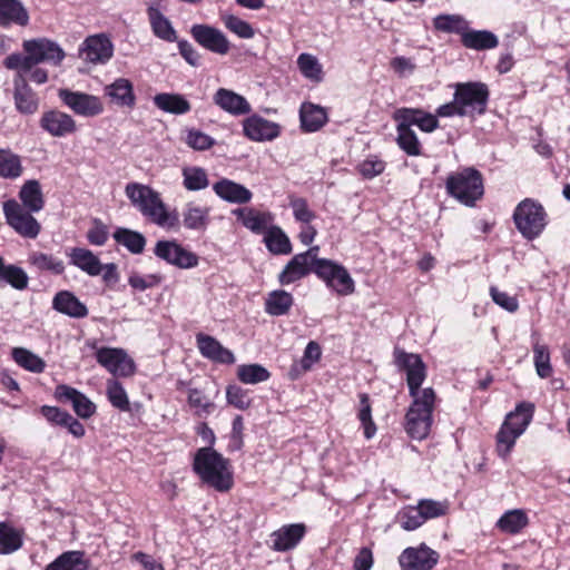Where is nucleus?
Returning <instances> with one entry per match:
<instances>
[{
  "label": "nucleus",
  "mask_w": 570,
  "mask_h": 570,
  "mask_svg": "<svg viewBox=\"0 0 570 570\" xmlns=\"http://www.w3.org/2000/svg\"><path fill=\"white\" fill-rule=\"evenodd\" d=\"M396 362L406 372V382L412 397L405 414L404 428L411 439L422 441L429 436L433 424L436 394L432 387H421L426 377V368L420 355L396 352Z\"/></svg>",
  "instance_id": "nucleus-1"
},
{
  "label": "nucleus",
  "mask_w": 570,
  "mask_h": 570,
  "mask_svg": "<svg viewBox=\"0 0 570 570\" xmlns=\"http://www.w3.org/2000/svg\"><path fill=\"white\" fill-rule=\"evenodd\" d=\"M223 21H224L225 27L229 31L237 35L239 38L250 39L255 35L252 26L247 21L242 20L240 18H238L236 16H233V14L224 16Z\"/></svg>",
  "instance_id": "nucleus-58"
},
{
  "label": "nucleus",
  "mask_w": 570,
  "mask_h": 570,
  "mask_svg": "<svg viewBox=\"0 0 570 570\" xmlns=\"http://www.w3.org/2000/svg\"><path fill=\"white\" fill-rule=\"evenodd\" d=\"M209 209L207 207L188 204L183 213V223L188 229H205L208 222Z\"/></svg>",
  "instance_id": "nucleus-47"
},
{
  "label": "nucleus",
  "mask_w": 570,
  "mask_h": 570,
  "mask_svg": "<svg viewBox=\"0 0 570 570\" xmlns=\"http://www.w3.org/2000/svg\"><path fill=\"white\" fill-rule=\"evenodd\" d=\"M357 419L363 428L364 436L367 440L372 439L376 434L377 428L372 417V405L366 393L360 394Z\"/></svg>",
  "instance_id": "nucleus-50"
},
{
  "label": "nucleus",
  "mask_w": 570,
  "mask_h": 570,
  "mask_svg": "<svg viewBox=\"0 0 570 570\" xmlns=\"http://www.w3.org/2000/svg\"><path fill=\"white\" fill-rule=\"evenodd\" d=\"M56 397L69 401L73 411L81 419H89L96 412V405L85 394L68 385L61 384L56 387Z\"/></svg>",
  "instance_id": "nucleus-22"
},
{
  "label": "nucleus",
  "mask_w": 570,
  "mask_h": 570,
  "mask_svg": "<svg viewBox=\"0 0 570 570\" xmlns=\"http://www.w3.org/2000/svg\"><path fill=\"white\" fill-rule=\"evenodd\" d=\"M13 99L16 108L23 115H33L39 109V99L21 73L14 78Z\"/></svg>",
  "instance_id": "nucleus-23"
},
{
  "label": "nucleus",
  "mask_w": 570,
  "mask_h": 570,
  "mask_svg": "<svg viewBox=\"0 0 570 570\" xmlns=\"http://www.w3.org/2000/svg\"><path fill=\"white\" fill-rule=\"evenodd\" d=\"M314 273L341 296H348L355 291L354 281L347 269L333 261H317Z\"/></svg>",
  "instance_id": "nucleus-11"
},
{
  "label": "nucleus",
  "mask_w": 570,
  "mask_h": 570,
  "mask_svg": "<svg viewBox=\"0 0 570 570\" xmlns=\"http://www.w3.org/2000/svg\"><path fill=\"white\" fill-rule=\"evenodd\" d=\"M528 524V517L523 510L507 511L497 522L498 528L510 534L520 532Z\"/></svg>",
  "instance_id": "nucleus-43"
},
{
  "label": "nucleus",
  "mask_w": 570,
  "mask_h": 570,
  "mask_svg": "<svg viewBox=\"0 0 570 570\" xmlns=\"http://www.w3.org/2000/svg\"><path fill=\"white\" fill-rule=\"evenodd\" d=\"M29 14L19 0H0V26H27Z\"/></svg>",
  "instance_id": "nucleus-30"
},
{
  "label": "nucleus",
  "mask_w": 570,
  "mask_h": 570,
  "mask_svg": "<svg viewBox=\"0 0 570 570\" xmlns=\"http://www.w3.org/2000/svg\"><path fill=\"white\" fill-rule=\"evenodd\" d=\"M88 566L80 551H67L61 553L45 570H87Z\"/></svg>",
  "instance_id": "nucleus-38"
},
{
  "label": "nucleus",
  "mask_w": 570,
  "mask_h": 570,
  "mask_svg": "<svg viewBox=\"0 0 570 570\" xmlns=\"http://www.w3.org/2000/svg\"><path fill=\"white\" fill-rule=\"evenodd\" d=\"M242 126L244 136L256 142L272 141L282 131L279 124L265 119L259 115H252L245 118Z\"/></svg>",
  "instance_id": "nucleus-17"
},
{
  "label": "nucleus",
  "mask_w": 570,
  "mask_h": 570,
  "mask_svg": "<svg viewBox=\"0 0 570 570\" xmlns=\"http://www.w3.org/2000/svg\"><path fill=\"white\" fill-rule=\"evenodd\" d=\"M7 224L20 236L35 239L38 237L41 225L32 216L33 212L23 208L16 199L2 204Z\"/></svg>",
  "instance_id": "nucleus-10"
},
{
  "label": "nucleus",
  "mask_w": 570,
  "mask_h": 570,
  "mask_svg": "<svg viewBox=\"0 0 570 570\" xmlns=\"http://www.w3.org/2000/svg\"><path fill=\"white\" fill-rule=\"evenodd\" d=\"M125 194L134 207L158 226L175 227L177 225V218L168 213L159 193L151 187L129 183L125 187Z\"/></svg>",
  "instance_id": "nucleus-4"
},
{
  "label": "nucleus",
  "mask_w": 570,
  "mask_h": 570,
  "mask_svg": "<svg viewBox=\"0 0 570 570\" xmlns=\"http://www.w3.org/2000/svg\"><path fill=\"white\" fill-rule=\"evenodd\" d=\"M534 366L537 374L541 379H547L552 374V366L550 364V352L547 345L537 342L533 345Z\"/></svg>",
  "instance_id": "nucleus-54"
},
{
  "label": "nucleus",
  "mask_w": 570,
  "mask_h": 570,
  "mask_svg": "<svg viewBox=\"0 0 570 570\" xmlns=\"http://www.w3.org/2000/svg\"><path fill=\"white\" fill-rule=\"evenodd\" d=\"M213 189L220 198L229 203L244 204L252 198V193L245 186L228 179L217 181Z\"/></svg>",
  "instance_id": "nucleus-32"
},
{
  "label": "nucleus",
  "mask_w": 570,
  "mask_h": 570,
  "mask_svg": "<svg viewBox=\"0 0 570 570\" xmlns=\"http://www.w3.org/2000/svg\"><path fill=\"white\" fill-rule=\"evenodd\" d=\"M234 213L246 228L257 234L262 233L272 219L269 214L253 208H239Z\"/></svg>",
  "instance_id": "nucleus-36"
},
{
  "label": "nucleus",
  "mask_w": 570,
  "mask_h": 570,
  "mask_svg": "<svg viewBox=\"0 0 570 570\" xmlns=\"http://www.w3.org/2000/svg\"><path fill=\"white\" fill-rule=\"evenodd\" d=\"M193 468L202 482L219 492L228 491L233 487L229 460L210 446L200 448L196 452Z\"/></svg>",
  "instance_id": "nucleus-3"
},
{
  "label": "nucleus",
  "mask_w": 570,
  "mask_h": 570,
  "mask_svg": "<svg viewBox=\"0 0 570 570\" xmlns=\"http://www.w3.org/2000/svg\"><path fill=\"white\" fill-rule=\"evenodd\" d=\"M105 95L118 107L132 108L136 105V96L132 82L127 78H118L105 87Z\"/></svg>",
  "instance_id": "nucleus-24"
},
{
  "label": "nucleus",
  "mask_w": 570,
  "mask_h": 570,
  "mask_svg": "<svg viewBox=\"0 0 570 570\" xmlns=\"http://www.w3.org/2000/svg\"><path fill=\"white\" fill-rule=\"evenodd\" d=\"M39 126L53 138L71 136L78 130L77 122L72 116L58 109L42 112Z\"/></svg>",
  "instance_id": "nucleus-14"
},
{
  "label": "nucleus",
  "mask_w": 570,
  "mask_h": 570,
  "mask_svg": "<svg viewBox=\"0 0 570 570\" xmlns=\"http://www.w3.org/2000/svg\"><path fill=\"white\" fill-rule=\"evenodd\" d=\"M153 100L158 109L168 114L184 115L191 108L189 101L179 94H157Z\"/></svg>",
  "instance_id": "nucleus-33"
},
{
  "label": "nucleus",
  "mask_w": 570,
  "mask_h": 570,
  "mask_svg": "<svg viewBox=\"0 0 570 570\" xmlns=\"http://www.w3.org/2000/svg\"><path fill=\"white\" fill-rule=\"evenodd\" d=\"M58 96L68 108L79 116L95 117L104 111L102 102L96 96L69 89H60Z\"/></svg>",
  "instance_id": "nucleus-13"
},
{
  "label": "nucleus",
  "mask_w": 570,
  "mask_h": 570,
  "mask_svg": "<svg viewBox=\"0 0 570 570\" xmlns=\"http://www.w3.org/2000/svg\"><path fill=\"white\" fill-rule=\"evenodd\" d=\"M271 374L261 364H244L237 368V377L244 384H258L269 379Z\"/></svg>",
  "instance_id": "nucleus-51"
},
{
  "label": "nucleus",
  "mask_w": 570,
  "mask_h": 570,
  "mask_svg": "<svg viewBox=\"0 0 570 570\" xmlns=\"http://www.w3.org/2000/svg\"><path fill=\"white\" fill-rule=\"evenodd\" d=\"M293 305V296L285 291H273L265 302V311L272 316H281L288 313Z\"/></svg>",
  "instance_id": "nucleus-39"
},
{
  "label": "nucleus",
  "mask_w": 570,
  "mask_h": 570,
  "mask_svg": "<svg viewBox=\"0 0 570 570\" xmlns=\"http://www.w3.org/2000/svg\"><path fill=\"white\" fill-rule=\"evenodd\" d=\"M188 403L191 407L196 410L197 415H202L203 413H208L213 403L209 399H207L200 391L197 389L189 390L188 393Z\"/></svg>",
  "instance_id": "nucleus-60"
},
{
  "label": "nucleus",
  "mask_w": 570,
  "mask_h": 570,
  "mask_svg": "<svg viewBox=\"0 0 570 570\" xmlns=\"http://www.w3.org/2000/svg\"><path fill=\"white\" fill-rule=\"evenodd\" d=\"M68 256L73 266L78 267L89 276H98L104 269L100 259L89 249L75 247L70 249Z\"/></svg>",
  "instance_id": "nucleus-28"
},
{
  "label": "nucleus",
  "mask_w": 570,
  "mask_h": 570,
  "mask_svg": "<svg viewBox=\"0 0 570 570\" xmlns=\"http://www.w3.org/2000/svg\"><path fill=\"white\" fill-rule=\"evenodd\" d=\"M546 214L541 205L525 199L515 208L513 218L519 232L527 238L533 239L546 226Z\"/></svg>",
  "instance_id": "nucleus-9"
},
{
  "label": "nucleus",
  "mask_w": 570,
  "mask_h": 570,
  "mask_svg": "<svg viewBox=\"0 0 570 570\" xmlns=\"http://www.w3.org/2000/svg\"><path fill=\"white\" fill-rule=\"evenodd\" d=\"M533 405L521 403L509 413L497 435V451L501 458H507L515 440L525 431L532 419Z\"/></svg>",
  "instance_id": "nucleus-5"
},
{
  "label": "nucleus",
  "mask_w": 570,
  "mask_h": 570,
  "mask_svg": "<svg viewBox=\"0 0 570 570\" xmlns=\"http://www.w3.org/2000/svg\"><path fill=\"white\" fill-rule=\"evenodd\" d=\"M12 356L20 366L30 372L41 373L45 368L43 360L23 347L13 348Z\"/></svg>",
  "instance_id": "nucleus-53"
},
{
  "label": "nucleus",
  "mask_w": 570,
  "mask_h": 570,
  "mask_svg": "<svg viewBox=\"0 0 570 570\" xmlns=\"http://www.w3.org/2000/svg\"><path fill=\"white\" fill-rule=\"evenodd\" d=\"M0 279L6 281L18 291L24 289L29 282L27 273L21 267L6 265L2 257H0Z\"/></svg>",
  "instance_id": "nucleus-49"
},
{
  "label": "nucleus",
  "mask_w": 570,
  "mask_h": 570,
  "mask_svg": "<svg viewBox=\"0 0 570 570\" xmlns=\"http://www.w3.org/2000/svg\"><path fill=\"white\" fill-rule=\"evenodd\" d=\"M80 56L91 63L106 62L112 56V45L104 35L90 36L85 40Z\"/></svg>",
  "instance_id": "nucleus-21"
},
{
  "label": "nucleus",
  "mask_w": 570,
  "mask_h": 570,
  "mask_svg": "<svg viewBox=\"0 0 570 570\" xmlns=\"http://www.w3.org/2000/svg\"><path fill=\"white\" fill-rule=\"evenodd\" d=\"M434 27L443 32L463 33L466 29V22L460 16L441 14L434 18Z\"/></svg>",
  "instance_id": "nucleus-56"
},
{
  "label": "nucleus",
  "mask_w": 570,
  "mask_h": 570,
  "mask_svg": "<svg viewBox=\"0 0 570 570\" xmlns=\"http://www.w3.org/2000/svg\"><path fill=\"white\" fill-rule=\"evenodd\" d=\"M302 129L306 132H314L321 129L327 121V115L324 108L304 102L299 109Z\"/></svg>",
  "instance_id": "nucleus-31"
},
{
  "label": "nucleus",
  "mask_w": 570,
  "mask_h": 570,
  "mask_svg": "<svg viewBox=\"0 0 570 570\" xmlns=\"http://www.w3.org/2000/svg\"><path fill=\"white\" fill-rule=\"evenodd\" d=\"M264 242L268 250L276 255L288 254L292 250L288 237L277 226H273L266 232Z\"/></svg>",
  "instance_id": "nucleus-44"
},
{
  "label": "nucleus",
  "mask_w": 570,
  "mask_h": 570,
  "mask_svg": "<svg viewBox=\"0 0 570 570\" xmlns=\"http://www.w3.org/2000/svg\"><path fill=\"white\" fill-rule=\"evenodd\" d=\"M190 33L197 43L214 53L224 56L230 49L228 39L217 28L208 24H195L191 27Z\"/></svg>",
  "instance_id": "nucleus-18"
},
{
  "label": "nucleus",
  "mask_w": 570,
  "mask_h": 570,
  "mask_svg": "<svg viewBox=\"0 0 570 570\" xmlns=\"http://www.w3.org/2000/svg\"><path fill=\"white\" fill-rule=\"evenodd\" d=\"M183 186L189 191H198L208 187L209 179L206 170L198 166L181 168Z\"/></svg>",
  "instance_id": "nucleus-37"
},
{
  "label": "nucleus",
  "mask_w": 570,
  "mask_h": 570,
  "mask_svg": "<svg viewBox=\"0 0 570 570\" xmlns=\"http://www.w3.org/2000/svg\"><path fill=\"white\" fill-rule=\"evenodd\" d=\"M309 266L311 265L306 262L305 255H295L279 274V283L287 285L297 279H301L308 274Z\"/></svg>",
  "instance_id": "nucleus-35"
},
{
  "label": "nucleus",
  "mask_w": 570,
  "mask_h": 570,
  "mask_svg": "<svg viewBox=\"0 0 570 570\" xmlns=\"http://www.w3.org/2000/svg\"><path fill=\"white\" fill-rule=\"evenodd\" d=\"M297 67L306 79L316 83L323 80V67L315 56L301 53L297 57Z\"/></svg>",
  "instance_id": "nucleus-46"
},
{
  "label": "nucleus",
  "mask_w": 570,
  "mask_h": 570,
  "mask_svg": "<svg viewBox=\"0 0 570 570\" xmlns=\"http://www.w3.org/2000/svg\"><path fill=\"white\" fill-rule=\"evenodd\" d=\"M439 560V553L425 544L406 548L399 557L402 570H432Z\"/></svg>",
  "instance_id": "nucleus-16"
},
{
  "label": "nucleus",
  "mask_w": 570,
  "mask_h": 570,
  "mask_svg": "<svg viewBox=\"0 0 570 570\" xmlns=\"http://www.w3.org/2000/svg\"><path fill=\"white\" fill-rule=\"evenodd\" d=\"M29 263L40 272H50L60 275L65 272V263L60 258L41 252H35L29 256Z\"/></svg>",
  "instance_id": "nucleus-41"
},
{
  "label": "nucleus",
  "mask_w": 570,
  "mask_h": 570,
  "mask_svg": "<svg viewBox=\"0 0 570 570\" xmlns=\"http://www.w3.org/2000/svg\"><path fill=\"white\" fill-rule=\"evenodd\" d=\"M22 546V534L7 523H0V554H10Z\"/></svg>",
  "instance_id": "nucleus-45"
},
{
  "label": "nucleus",
  "mask_w": 570,
  "mask_h": 570,
  "mask_svg": "<svg viewBox=\"0 0 570 570\" xmlns=\"http://www.w3.org/2000/svg\"><path fill=\"white\" fill-rule=\"evenodd\" d=\"M397 122V145L409 156H419L421 154V147L419 139L412 129V127L402 119H395Z\"/></svg>",
  "instance_id": "nucleus-34"
},
{
  "label": "nucleus",
  "mask_w": 570,
  "mask_h": 570,
  "mask_svg": "<svg viewBox=\"0 0 570 570\" xmlns=\"http://www.w3.org/2000/svg\"><path fill=\"white\" fill-rule=\"evenodd\" d=\"M213 101L219 109L232 116H244L252 111L248 100L230 89H217L213 96Z\"/></svg>",
  "instance_id": "nucleus-20"
},
{
  "label": "nucleus",
  "mask_w": 570,
  "mask_h": 570,
  "mask_svg": "<svg viewBox=\"0 0 570 570\" xmlns=\"http://www.w3.org/2000/svg\"><path fill=\"white\" fill-rule=\"evenodd\" d=\"M304 523L285 524L269 535V548L276 552H286L295 549L305 537Z\"/></svg>",
  "instance_id": "nucleus-19"
},
{
  "label": "nucleus",
  "mask_w": 570,
  "mask_h": 570,
  "mask_svg": "<svg viewBox=\"0 0 570 570\" xmlns=\"http://www.w3.org/2000/svg\"><path fill=\"white\" fill-rule=\"evenodd\" d=\"M21 206L29 212L39 213L45 207V197L41 185L36 179L24 181L19 190Z\"/></svg>",
  "instance_id": "nucleus-29"
},
{
  "label": "nucleus",
  "mask_w": 570,
  "mask_h": 570,
  "mask_svg": "<svg viewBox=\"0 0 570 570\" xmlns=\"http://www.w3.org/2000/svg\"><path fill=\"white\" fill-rule=\"evenodd\" d=\"M96 360L115 376L128 377L136 372L134 360L122 348L100 347L96 352Z\"/></svg>",
  "instance_id": "nucleus-12"
},
{
  "label": "nucleus",
  "mask_w": 570,
  "mask_h": 570,
  "mask_svg": "<svg viewBox=\"0 0 570 570\" xmlns=\"http://www.w3.org/2000/svg\"><path fill=\"white\" fill-rule=\"evenodd\" d=\"M393 117L394 119L404 120L411 127L416 126L425 132H432L439 125L435 116L424 112L421 109L401 108L395 110Z\"/></svg>",
  "instance_id": "nucleus-27"
},
{
  "label": "nucleus",
  "mask_w": 570,
  "mask_h": 570,
  "mask_svg": "<svg viewBox=\"0 0 570 570\" xmlns=\"http://www.w3.org/2000/svg\"><path fill=\"white\" fill-rule=\"evenodd\" d=\"M22 48L24 55L12 53L4 59L3 65L6 68L30 71L41 62L60 66L66 57L63 49L48 38L24 40Z\"/></svg>",
  "instance_id": "nucleus-2"
},
{
  "label": "nucleus",
  "mask_w": 570,
  "mask_h": 570,
  "mask_svg": "<svg viewBox=\"0 0 570 570\" xmlns=\"http://www.w3.org/2000/svg\"><path fill=\"white\" fill-rule=\"evenodd\" d=\"M114 238L135 254L141 253L146 244V239L140 233L127 228H118Z\"/></svg>",
  "instance_id": "nucleus-52"
},
{
  "label": "nucleus",
  "mask_w": 570,
  "mask_h": 570,
  "mask_svg": "<svg viewBox=\"0 0 570 570\" xmlns=\"http://www.w3.org/2000/svg\"><path fill=\"white\" fill-rule=\"evenodd\" d=\"M197 346L203 356L215 362L233 364L235 356L232 351L225 348L216 338L205 334H197Z\"/></svg>",
  "instance_id": "nucleus-25"
},
{
  "label": "nucleus",
  "mask_w": 570,
  "mask_h": 570,
  "mask_svg": "<svg viewBox=\"0 0 570 570\" xmlns=\"http://www.w3.org/2000/svg\"><path fill=\"white\" fill-rule=\"evenodd\" d=\"M462 43L475 50L492 49L498 46L497 37L490 31H464Z\"/></svg>",
  "instance_id": "nucleus-42"
},
{
  "label": "nucleus",
  "mask_w": 570,
  "mask_h": 570,
  "mask_svg": "<svg viewBox=\"0 0 570 570\" xmlns=\"http://www.w3.org/2000/svg\"><path fill=\"white\" fill-rule=\"evenodd\" d=\"M322 355L321 347L316 342H309L304 351V355L301 361V366L304 371H308L312 366L320 361Z\"/></svg>",
  "instance_id": "nucleus-62"
},
{
  "label": "nucleus",
  "mask_w": 570,
  "mask_h": 570,
  "mask_svg": "<svg viewBox=\"0 0 570 570\" xmlns=\"http://www.w3.org/2000/svg\"><path fill=\"white\" fill-rule=\"evenodd\" d=\"M446 189L460 203L472 206L483 195L482 176L474 168H465L448 177Z\"/></svg>",
  "instance_id": "nucleus-6"
},
{
  "label": "nucleus",
  "mask_w": 570,
  "mask_h": 570,
  "mask_svg": "<svg viewBox=\"0 0 570 570\" xmlns=\"http://www.w3.org/2000/svg\"><path fill=\"white\" fill-rule=\"evenodd\" d=\"M107 396L112 406L120 411H129L130 404L124 386L116 380L107 382Z\"/></svg>",
  "instance_id": "nucleus-55"
},
{
  "label": "nucleus",
  "mask_w": 570,
  "mask_h": 570,
  "mask_svg": "<svg viewBox=\"0 0 570 570\" xmlns=\"http://www.w3.org/2000/svg\"><path fill=\"white\" fill-rule=\"evenodd\" d=\"M52 307L73 318H82L88 315L87 306L69 291L58 292L52 299Z\"/></svg>",
  "instance_id": "nucleus-26"
},
{
  "label": "nucleus",
  "mask_w": 570,
  "mask_h": 570,
  "mask_svg": "<svg viewBox=\"0 0 570 570\" xmlns=\"http://www.w3.org/2000/svg\"><path fill=\"white\" fill-rule=\"evenodd\" d=\"M295 218L302 223H309L314 219V213L308 208L307 203L303 198L293 199L291 202Z\"/></svg>",
  "instance_id": "nucleus-64"
},
{
  "label": "nucleus",
  "mask_w": 570,
  "mask_h": 570,
  "mask_svg": "<svg viewBox=\"0 0 570 570\" xmlns=\"http://www.w3.org/2000/svg\"><path fill=\"white\" fill-rule=\"evenodd\" d=\"M358 168L364 178L372 179L384 171L385 163L380 159L368 158L361 163Z\"/></svg>",
  "instance_id": "nucleus-61"
},
{
  "label": "nucleus",
  "mask_w": 570,
  "mask_h": 570,
  "mask_svg": "<svg viewBox=\"0 0 570 570\" xmlns=\"http://www.w3.org/2000/svg\"><path fill=\"white\" fill-rule=\"evenodd\" d=\"M21 158L10 149L0 148V177L16 179L22 175Z\"/></svg>",
  "instance_id": "nucleus-40"
},
{
  "label": "nucleus",
  "mask_w": 570,
  "mask_h": 570,
  "mask_svg": "<svg viewBox=\"0 0 570 570\" xmlns=\"http://www.w3.org/2000/svg\"><path fill=\"white\" fill-rule=\"evenodd\" d=\"M459 104V115L474 117L485 111L489 98V90L484 83L466 82L459 83L455 90Z\"/></svg>",
  "instance_id": "nucleus-8"
},
{
  "label": "nucleus",
  "mask_w": 570,
  "mask_h": 570,
  "mask_svg": "<svg viewBox=\"0 0 570 570\" xmlns=\"http://www.w3.org/2000/svg\"><path fill=\"white\" fill-rule=\"evenodd\" d=\"M155 255L179 268H193L198 265V256L173 240H159Z\"/></svg>",
  "instance_id": "nucleus-15"
},
{
  "label": "nucleus",
  "mask_w": 570,
  "mask_h": 570,
  "mask_svg": "<svg viewBox=\"0 0 570 570\" xmlns=\"http://www.w3.org/2000/svg\"><path fill=\"white\" fill-rule=\"evenodd\" d=\"M185 142L191 149L203 151L213 147L215 140L209 135L191 128L186 131Z\"/></svg>",
  "instance_id": "nucleus-57"
},
{
  "label": "nucleus",
  "mask_w": 570,
  "mask_h": 570,
  "mask_svg": "<svg viewBox=\"0 0 570 570\" xmlns=\"http://www.w3.org/2000/svg\"><path fill=\"white\" fill-rule=\"evenodd\" d=\"M446 510V501H417L416 504L407 505L397 513V522L402 529L412 531L426 520L444 514Z\"/></svg>",
  "instance_id": "nucleus-7"
},
{
  "label": "nucleus",
  "mask_w": 570,
  "mask_h": 570,
  "mask_svg": "<svg viewBox=\"0 0 570 570\" xmlns=\"http://www.w3.org/2000/svg\"><path fill=\"white\" fill-rule=\"evenodd\" d=\"M148 14L153 30L157 37L166 41L176 40V32L170 21L158 9L149 8Z\"/></svg>",
  "instance_id": "nucleus-48"
},
{
  "label": "nucleus",
  "mask_w": 570,
  "mask_h": 570,
  "mask_svg": "<svg viewBox=\"0 0 570 570\" xmlns=\"http://www.w3.org/2000/svg\"><path fill=\"white\" fill-rule=\"evenodd\" d=\"M490 294L494 303L504 308L505 311L512 313L518 309L519 305L515 297L509 296L507 293L500 292L495 287H491Z\"/></svg>",
  "instance_id": "nucleus-63"
},
{
  "label": "nucleus",
  "mask_w": 570,
  "mask_h": 570,
  "mask_svg": "<svg viewBox=\"0 0 570 570\" xmlns=\"http://www.w3.org/2000/svg\"><path fill=\"white\" fill-rule=\"evenodd\" d=\"M226 397L228 404L238 410H247L250 406V400L247 397V392L237 385H229L226 390Z\"/></svg>",
  "instance_id": "nucleus-59"
}]
</instances>
